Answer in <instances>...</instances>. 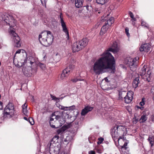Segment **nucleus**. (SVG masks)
Masks as SVG:
<instances>
[{
  "label": "nucleus",
  "instance_id": "nucleus-1",
  "mask_svg": "<svg viewBox=\"0 0 154 154\" xmlns=\"http://www.w3.org/2000/svg\"><path fill=\"white\" fill-rule=\"evenodd\" d=\"M109 51L115 53L118 52V49L117 47L109 48V51L104 52L102 56L96 61L91 68L95 74L99 75L106 72L114 73L115 62L114 57Z\"/></svg>",
  "mask_w": 154,
  "mask_h": 154
},
{
  "label": "nucleus",
  "instance_id": "nucleus-2",
  "mask_svg": "<svg viewBox=\"0 0 154 154\" xmlns=\"http://www.w3.org/2000/svg\"><path fill=\"white\" fill-rule=\"evenodd\" d=\"M9 21V20H3V23H6L10 26V28L9 29V33L12 38V40L15 43V46L17 48H19L21 46L20 42V39L18 34L15 32V31L12 29L11 27H14L15 26L14 20H11Z\"/></svg>",
  "mask_w": 154,
  "mask_h": 154
},
{
  "label": "nucleus",
  "instance_id": "nucleus-3",
  "mask_svg": "<svg viewBox=\"0 0 154 154\" xmlns=\"http://www.w3.org/2000/svg\"><path fill=\"white\" fill-rule=\"evenodd\" d=\"M38 39L42 44L45 46H48L53 42V36L51 31H44L39 35Z\"/></svg>",
  "mask_w": 154,
  "mask_h": 154
},
{
  "label": "nucleus",
  "instance_id": "nucleus-4",
  "mask_svg": "<svg viewBox=\"0 0 154 154\" xmlns=\"http://www.w3.org/2000/svg\"><path fill=\"white\" fill-rule=\"evenodd\" d=\"M111 134L114 140H116L119 137V139H122L123 136L127 134L126 128L124 126L120 125L115 127L112 128L111 131Z\"/></svg>",
  "mask_w": 154,
  "mask_h": 154
},
{
  "label": "nucleus",
  "instance_id": "nucleus-5",
  "mask_svg": "<svg viewBox=\"0 0 154 154\" xmlns=\"http://www.w3.org/2000/svg\"><path fill=\"white\" fill-rule=\"evenodd\" d=\"M27 53L25 51L24 52H22L20 54V56L17 61V63L16 62V63H15L16 66L20 67L24 65V63L27 62Z\"/></svg>",
  "mask_w": 154,
  "mask_h": 154
},
{
  "label": "nucleus",
  "instance_id": "nucleus-6",
  "mask_svg": "<svg viewBox=\"0 0 154 154\" xmlns=\"http://www.w3.org/2000/svg\"><path fill=\"white\" fill-rule=\"evenodd\" d=\"M59 112H55L52 113L50 117V124L51 127L53 128H58L57 120V114Z\"/></svg>",
  "mask_w": 154,
  "mask_h": 154
},
{
  "label": "nucleus",
  "instance_id": "nucleus-7",
  "mask_svg": "<svg viewBox=\"0 0 154 154\" xmlns=\"http://www.w3.org/2000/svg\"><path fill=\"white\" fill-rule=\"evenodd\" d=\"M14 105L12 103L9 102L4 109V113L7 115H13L14 114Z\"/></svg>",
  "mask_w": 154,
  "mask_h": 154
},
{
  "label": "nucleus",
  "instance_id": "nucleus-8",
  "mask_svg": "<svg viewBox=\"0 0 154 154\" xmlns=\"http://www.w3.org/2000/svg\"><path fill=\"white\" fill-rule=\"evenodd\" d=\"M136 61V58L134 59L129 58L128 60L127 64L129 66L131 70L133 72V73L137 69V65L135 63Z\"/></svg>",
  "mask_w": 154,
  "mask_h": 154
},
{
  "label": "nucleus",
  "instance_id": "nucleus-9",
  "mask_svg": "<svg viewBox=\"0 0 154 154\" xmlns=\"http://www.w3.org/2000/svg\"><path fill=\"white\" fill-rule=\"evenodd\" d=\"M22 70L24 75L28 77L30 76L33 75L35 72V70L31 67H24Z\"/></svg>",
  "mask_w": 154,
  "mask_h": 154
},
{
  "label": "nucleus",
  "instance_id": "nucleus-10",
  "mask_svg": "<svg viewBox=\"0 0 154 154\" xmlns=\"http://www.w3.org/2000/svg\"><path fill=\"white\" fill-rule=\"evenodd\" d=\"M59 138V136L57 135H56L54 136L51 141L48 144L47 148H49L50 149L51 148L55 146V143H57Z\"/></svg>",
  "mask_w": 154,
  "mask_h": 154
},
{
  "label": "nucleus",
  "instance_id": "nucleus-11",
  "mask_svg": "<svg viewBox=\"0 0 154 154\" xmlns=\"http://www.w3.org/2000/svg\"><path fill=\"white\" fill-rule=\"evenodd\" d=\"M77 42L78 44H79V47H80V49L81 50L87 45L88 40L86 38H84L82 40Z\"/></svg>",
  "mask_w": 154,
  "mask_h": 154
},
{
  "label": "nucleus",
  "instance_id": "nucleus-12",
  "mask_svg": "<svg viewBox=\"0 0 154 154\" xmlns=\"http://www.w3.org/2000/svg\"><path fill=\"white\" fill-rule=\"evenodd\" d=\"M133 92L129 91L127 93L125 96L124 97L125 102L127 103H130L133 99Z\"/></svg>",
  "mask_w": 154,
  "mask_h": 154
},
{
  "label": "nucleus",
  "instance_id": "nucleus-13",
  "mask_svg": "<svg viewBox=\"0 0 154 154\" xmlns=\"http://www.w3.org/2000/svg\"><path fill=\"white\" fill-rule=\"evenodd\" d=\"M60 23L62 28V30L66 34V38L67 40H69V32L66 27V23L63 20H60Z\"/></svg>",
  "mask_w": 154,
  "mask_h": 154
},
{
  "label": "nucleus",
  "instance_id": "nucleus-14",
  "mask_svg": "<svg viewBox=\"0 0 154 154\" xmlns=\"http://www.w3.org/2000/svg\"><path fill=\"white\" fill-rule=\"evenodd\" d=\"M0 19H14V18L11 14L5 13H0Z\"/></svg>",
  "mask_w": 154,
  "mask_h": 154
},
{
  "label": "nucleus",
  "instance_id": "nucleus-15",
  "mask_svg": "<svg viewBox=\"0 0 154 154\" xmlns=\"http://www.w3.org/2000/svg\"><path fill=\"white\" fill-rule=\"evenodd\" d=\"M150 48V45L149 44H144L141 45L139 49L140 51H144L148 52Z\"/></svg>",
  "mask_w": 154,
  "mask_h": 154
},
{
  "label": "nucleus",
  "instance_id": "nucleus-16",
  "mask_svg": "<svg viewBox=\"0 0 154 154\" xmlns=\"http://www.w3.org/2000/svg\"><path fill=\"white\" fill-rule=\"evenodd\" d=\"M73 127L71 128L70 130V131L73 134H75L78 131L79 128V122H76L75 123L73 124Z\"/></svg>",
  "mask_w": 154,
  "mask_h": 154
},
{
  "label": "nucleus",
  "instance_id": "nucleus-17",
  "mask_svg": "<svg viewBox=\"0 0 154 154\" xmlns=\"http://www.w3.org/2000/svg\"><path fill=\"white\" fill-rule=\"evenodd\" d=\"M57 123H58V128L61 127L62 125L64 124L65 122V119L61 117L60 116L57 114Z\"/></svg>",
  "mask_w": 154,
  "mask_h": 154
},
{
  "label": "nucleus",
  "instance_id": "nucleus-18",
  "mask_svg": "<svg viewBox=\"0 0 154 154\" xmlns=\"http://www.w3.org/2000/svg\"><path fill=\"white\" fill-rule=\"evenodd\" d=\"M93 107L88 106L83 109L81 112V114L82 116L85 115L88 112L91 111Z\"/></svg>",
  "mask_w": 154,
  "mask_h": 154
},
{
  "label": "nucleus",
  "instance_id": "nucleus-19",
  "mask_svg": "<svg viewBox=\"0 0 154 154\" xmlns=\"http://www.w3.org/2000/svg\"><path fill=\"white\" fill-rule=\"evenodd\" d=\"M69 71L68 69H64L60 76V79L63 80L65 79L69 75Z\"/></svg>",
  "mask_w": 154,
  "mask_h": 154
},
{
  "label": "nucleus",
  "instance_id": "nucleus-20",
  "mask_svg": "<svg viewBox=\"0 0 154 154\" xmlns=\"http://www.w3.org/2000/svg\"><path fill=\"white\" fill-rule=\"evenodd\" d=\"M78 45L79 44H78L77 42L74 43L72 45V47L73 52H78L81 50Z\"/></svg>",
  "mask_w": 154,
  "mask_h": 154
},
{
  "label": "nucleus",
  "instance_id": "nucleus-21",
  "mask_svg": "<svg viewBox=\"0 0 154 154\" xmlns=\"http://www.w3.org/2000/svg\"><path fill=\"white\" fill-rule=\"evenodd\" d=\"M59 108L60 109L64 110H73L75 109V105H73L69 107H64L61 105H59Z\"/></svg>",
  "mask_w": 154,
  "mask_h": 154
},
{
  "label": "nucleus",
  "instance_id": "nucleus-22",
  "mask_svg": "<svg viewBox=\"0 0 154 154\" xmlns=\"http://www.w3.org/2000/svg\"><path fill=\"white\" fill-rule=\"evenodd\" d=\"M83 0H75V6L77 8H81L83 5Z\"/></svg>",
  "mask_w": 154,
  "mask_h": 154
},
{
  "label": "nucleus",
  "instance_id": "nucleus-23",
  "mask_svg": "<svg viewBox=\"0 0 154 154\" xmlns=\"http://www.w3.org/2000/svg\"><path fill=\"white\" fill-rule=\"evenodd\" d=\"M108 27L109 26L105 24L103 25L101 29L100 33V35H102L106 32L107 30Z\"/></svg>",
  "mask_w": 154,
  "mask_h": 154
},
{
  "label": "nucleus",
  "instance_id": "nucleus-24",
  "mask_svg": "<svg viewBox=\"0 0 154 154\" xmlns=\"http://www.w3.org/2000/svg\"><path fill=\"white\" fill-rule=\"evenodd\" d=\"M139 78V76H138V77H137L133 80L132 84L133 87L135 88H136L138 87V85L140 83Z\"/></svg>",
  "mask_w": 154,
  "mask_h": 154
},
{
  "label": "nucleus",
  "instance_id": "nucleus-25",
  "mask_svg": "<svg viewBox=\"0 0 154 154\" xmlns=\"http://www.w3.org/2000/svg\"><path fill=\"white\" fill-rule=\"evenodd\" d=\"M147 68V66L144 65L141 68V69L139 71L140 75L142 77L144 76L146 73V69Z\"/></svg>",
  "mask_w": 154,
  "mask_h": 154
},
{
  "label": "nucleus",
  "instance_id": "nucleus-26",
  "mask_svg": "<svg viewBox=\"0 0 154 154\" xmlns=\"http://www.w3.org/2000/svg\"><path fill=\"white\" fill-rule=\"evenodd\" d=\"M127 94V93L125 91H121L119 92V99L122 100L123 98L125 97L126 95Z\"/></svg>",
  "mask_w": 154,
  "mask_h": 154
},
{
  "label": "nucleus",
  "instance_id": "nucleus-27",
  "mask_svg": "<svg viewBox=\"0 0 154 154\" xmlns=\"http://www.w3.org/2000/svg\"><path fill=\"white\" fill-rule=\"evenodd\" d=\"M147 119V117L146 115L144 114L141 116L139 120L140 123H143L145 122Z\"/></svg>",
  "mask_w": 154,
  "mask_h": 154
},
{
  "label": "nucleus",
  "instance_id": "nucleus-28",
  "mask_svg": "<svg viewBox=\"0 0 154 154\" xmlns=\"http://www.w3.org/2000/svg\"><path fill=\"white\" fill-rule=\"evenodd\" d=\"M148 140L151 145V147H152L153 146L154 143V137L153 136L149 137Z\"/></svg>",
  "mask_w": 154,
  "mask_h": 154
},
{
  "label": "nucleus",
  "instance_id": "nucleus-29",
  "mask_svg": "<svg viewBox=\"0 0 154 154\" xmlns=\"http://www.w3.org/2000/svg\"><path fill=\"white\" fill-rule=\"evenodd\" d=\"M114 22V20H107L105 22V24L109 27L111 26Z\"/></svg>",
  "mask_w": 154,
  "mask_h": 154
},
{
  "label": "nucleus",
  "instance_id": "nucleus-30",
  "mask_svg": "<svg viewBox=\"0 0 154 154\" xmlns=\"http://www.w3.org/2000/svg\"><path fill=\"white\" fill-rule=\"evenodd\" d=\"M38 66L42 70H45L46 68L45 65L41 63H38Z\"/></svg>",
  "mask_w": 154,
  "mask_h": 154
},
{
  "label": "nucleus",
  "instance_id": "nucleus-31",
  "mask_svg": "<svg viewBox=\"0 0 154 154\" xmlns=\"http://www.w3.org/2000/svg\"><path fill=\"white\" fill-rule=\"evenodd\" d=\"M74 68V66L73 65H70L67 68H66L65 69H68L69 71V73H70L72 71V70Z\"/></svg>",
  "mask_w": 154,
  "mask_h": 154
},
{
  "label": "nucleus",
  "instance_id": "nucleus-32",
  "mask_svg": "<svg viewBox=\"0 0 154 154\" xmlns=\"http://www.w3.org/2000/svg\"><path fill=\"white\" fill-rule=\"evenodd\" d=\"M150 73L149 74V72L148 71H147V74H146V78H145L144 77L143 78L146 81H147L148 82H149L150 81Z\"/></svg>",
  "mask_w": 154,
  "mask_h": 154
},
{
  "label": "nucleus",
  "instance_id": "nucleus-33",
  "mask_svg": "<svg viewBox=\"0 0 154 154\" xmlns=\"http://www.w3.org/2000/svg\"><path fill=\"white\" fill-rule=\"evenodd\" d=\"M96 2L98 4L103 5L106 2H107V0H96Z\"/></svg>",
  "mask_w": 154,
  "mask_h": 154
},
{
  "label": "nucleus",
  "instance_id": "nucleus-34",
  "mask_svg": "<svg viewBox=\"0 0 154 154\" xmlns=\"http://www.w3.org/2000/svg\"><path fill=\"white\" fill-rule=\"evenodd\" d=\"M21 50H18L16 51L15 54L14 55V58H13V62L14 63H16V59L15 58L16 54L20 53L21 51Z\"/></svg>",
  "mask_w": 154,
  "mask_h": 154
},
{
  "label": "nucleus",
  "instance_id": "nucleus-35",
  "mask_svg": "<svg viewBox=\"0 0 154 154\" xmlns=\"http://www.w3.org/2000/svg\"><path fill=\"white\" fill-rule=\"evenodd\" d=\"M72 139V137L71 136H68L66 137V139L64 140V141L67 142L68 143Z\"/></svg>",
  "mask_w": 154,
  "mask_h": 154
},
{
  "label": "nucleus",
  "instance_id": "nucleus-36",
  "mask_svg": "<svg viewBox=\"0 0 154 154\" xmlns=\"http://www.w3.org/2000/svg\"><path fill=\"white\" fill-rule=\"evenodd\" d=\"M64 131V130L62 128H60L57 131V133L58 134H62Z\"/></svg>",
  "mask_w": 154,
  "mask_h": 154
},
{
  "label": "nucleus",
  "instance_id": "nucleus-37",
  "mask_svg": "<svg viewBox=\"0 0 154 154\" xmlns=\"http://www.w3.org/2000/svg\"><path fill=\"white\" fill-rule=\"evenodd\" d=\"M84 79H80L75 78L71 79V81L73 82H76L78 81H83Z\"/></svg>",
  "mask_w": 154,
  "mask_h": 154
},
{
  "label": "nucleus",
  "instance_id": "nucleus-38",
  "mask_svg": "<svg viewBox=\"0 0 154 154\" xmlns=\"http://www.w3.org/2000/svg\"><path fill=\"white\" fill-rule=\"evenodd\" d=\"M139 121L138 118H136V117L135 116L132 119V122L133 124H136Z\"/></svg>",
  "mask_w": 154,
  "mask_h": 154
},
{
  "label": "nucleus",
  "instance_id": "nucleus-39",
  "mask_svg": "<svg viewBox=\"0 0 154 154\" xmlns=\"http://www.w3.org/2000/svg\"><path fill=\"white\" fill-rule=\"evenodd\" d=\"M51 97L53 100H54L55 101H56L57 102L59 101H60V98L57 97L55 96H51Z\"/></svg>",
  "mask_w": 154,
  "mask_h": 154
},
{
  "label": "nucleus",
  "instance_id": "nucleus-40",
  "mask_svg": "<svg viewBox=\"0 0 154 154\" xmlns=\"http://www.w3.org/2000/svg\"><path fill=\"white\" fill-rule=\"evenodd\" d=\"M41 2V3L43 6H44L45 8H46V2L48 0H40Z\"/></svg>",
  "mask_w": 154,
  "mask_h": 154
},
{
  "label": "nucleus",
  "instance_id": "nucleus-41",
  "mask_svg": "<svg viewBox=\"0 0 154 154\" xmlns=\"http://www.w3.org/2000/svg\"><path fill=\"white\" fill-rule=\"evenodd\" d=\"M29 121L30 123L32 125H33L34 124V122L33 119L32 118H30L29 119Z\"/></svg>",
  "mask_w": 154,
  "mask_h": 154
},
{
  "label": "nucleus",
  "instance_id": "nucleus-42",
  "mask_svg": "<svg viewBox=\"0 0 154 154\" xmlns=\"http://www.w3.org/2000/svg\"><path fill=\"white\" fill-rule=\"evenodd\" d=\"M141 25L142 26H144L145 27L148 28L149 26L144 21H142L141 23Z\"/></svg>",
  "mask_w": 154,
  "mask_h": 154
},
{
  "label": "nucleus",
  "instance_id": "nucleus-43",
  "mask_svg": "<svg viewBox=\"0 0 154 154\" xmlns=\"http://www.w3.org/2000/svg\"><path fill=\"white\" fill-rule=\"evenodd\" d=\"M99 141L97 142L98 144H100L102 143L103 140V139L102 137L99 138H98Z\"/></svg>",
  "mask_w": 154,
  "mask_h": 154
},
{
  "label": "nucleus",
  "instance_id": "nucleus-44",
  "mask_svg": "<svg viewBox=\"0 0 154 154\" xmlns=\"http://www.w3.org/2000/svg\"><path fill=\"white\" fill-rule=\"evenodd\" d=\"M129 14L132 19H135V18H134V15L131 12L129 11Z\"/></svg>",
  "mask_w": 154,
  "mask_h": 154
},
{
  "label": "nucleus",
  "instance_id": "nucleus-45",
  "mask_svg": "<svg viewBox=\"0 0 154 154\" xmlns=\"http://www.w3.org/2000/svg\"><path fill=\"white\" fill-rule=\"evenodd\" d=\"M145 104L144 100V98H142V101L140 103V105L143 106Z\"/></svg>",
  "mask_w": 154,
  "mask_h": 154
},
{
  "label": "nucleus",
  "instance_id": "nucleus-46",
  "mask_svg": "<svg viewBox=\"0 0 154 154\" xmlns=\"http://www.w3.org/2000/svg\"><path fill=\"white\" fill-rule=\"evenodd\" d=\"M85 7H86V9L88 11L91 10V6H89L88 5H87Z\"/></svg>",
  "mask_w": 154,
  "mask_h": 154
},
{
  "label": "nucleus",
  "instance_id": "nucleus-47",
  "mask_svg": "<svg viewBox=\"0 0 154 154\" xmlns=\"http://www.w3.org/2000/svg\"><path fill=\"white\" fill-rule=\"evenodd\" d=\"M23 112L24 114L26 115V114L27 113V110L26 109L23 108Z\"/></svg>",
  "mask_w": 154,
  "mask_h": 154
},
{
  "label": "nucleus",
  "instance_id": "nucleus-48",
  "mask_svg": "<svg viewBox=\"0 0 154 154\" xmlns=\"http://www.w3.org/2000/svg\"><path fill=\"white\" fill-rule=\"evenodd\" d=\"M125 32H126V33L127 35L128 36H129L130 35V34L128 32V31H129L128 29L126 28L125 29Z\"/></svg>",
  "mask_w": 154,
  "mask_h": 154
},
{
  "label": "nucleus",
  "instance_id": "nucleus-49",
  "mask_svg": "<svg viewBox=\"0 0 154 154\" xmlns=\"http://www.w3.org/2000/svg\"><path fill=\"white\" fill-rule=\"evenodd\" d=\"M89 154H95V152L93 150H91L88 152Z\"/></svg>",
  "mask_w": 154,
  "mask_h": 154
},
{
  "label": "nucleus",
  "instance_id": "nucleus-50",
  "mask_svg": "<svg viewBox=\"0 0 154 154\" xmlns=\"http://www.w3.org/2000/svg\"><path fill=\"white\" fill-rule=\"evenodd\" d=\"M151 121L154 122V116L152 115L151 117Z\"/></svg>",
  "mask_w": 154,
  "mask_h": 154
},
{
  "label": "nucleus",
  "instance_id": "nucleus-51",
  "mask_svg": "<svg viewBox=\"0 0 154 154\" xmlns=\"http://www.w3.org/2000/svg\"><path fill=\"white\" fill-rule=\"evenodd\" d=\"M59 17H60V19H61V20L63 19V14L62 13H60V14Z\"/></svg>",
  "mask_w": 154,
  "mask_h": 154
},
{
  "label": "nucleus",
  "instance_id": "nucleus-52",
  "mask_svg": "<svg viewBox=\"0 0 154 154\" xmlns=\"http://www.w3.org/2000/svg\"><path fill=\"white\" fill-rule=\"evenodd\" d=\"M27 105L26 104V103H24L22 106V108L25 109H26Z\"/></svg>",
  "mask_w": 154,
  "mask_h": 154
},
{
  "label": "nucleus",
  "instance_id": "nucleus-53",
  "mask_svg": "<svg viewBox=\"0 0 154 154\" xmlns=\"http://www.w3.org/2000/svg\"><path fill=\"white\" fill-rule=\"evenodd\" d=\"M3 103H2L0 101V109H2L3 107L2 106Z\"/></svg>",
  "mask_w": 154,
  "mask_h": 154
},
{
  "label": "nucleus",
  "instance_id": "nucleus-54",
  "mask_svg": "<svg viewBox=\"0 0 154 154\" xmlns=\"http://www.w3.org/2000/svg\"><path fill=\"white\" fill-rule=\"evenodd\" d=\"M104 80L107 82H109V81L108 80V79L107 78H105Z\"/></svg>",
  "mask_w": 154,
  "mask_h": 154
},
{
  "label": "nucleus",
  "instance_id": "nucleus-55",
  "mask_svg": "<svg viewBox=\"0 0 154 154\" xmlns=\"http://www.w3.org/2000/svg\"><path fill=\"white\" fill-rule=\"evenodd\" d=\"M127 143H124V146L125 147H126V146H127Z\"/></svg>",
  "mask_w": 154,
  "mask_h": 154
},
{
  "label": "nucleus",
  "instance_id": "nucleus-56",
  "mask_svg": "<svg viewBox=\"0 0 154 154\" xmlns=\"http://www.w3.org/2000/svg\"><path fill=\"white\" fill-rule=\"evenodd\" d=\"M30 63L31 64H32L34 63L33 62L31 61H30Z\"/></svg>",
  "mask_w": 154,
  "mask_h": 154
},
{
  "label": "nucleus",
  "instance_id": "nucleus-57",
  "mask_svg": "<svg viewBox=\"0 0 154 154\" xmlns=\"http://www.w3.org/2000/svg\"><path fill=\"white\" fill-rule=\"evenodd\" d=\"M139 17L138 15H137L136 17V18H139Z\"/></svg>",
  "mask_w": 154,
  "mask_h": 154
},
{
  "label": "nucleus",
  "instance_id": "nucleus-58",
  "mask_svg": "<svg viewBox=\"0 0 154 154\" xmlns=\"http://www.w3.org/2000/svg\"><path fill=\"white\" fill-rule=\"evenodd\" d=\"M24 119L26 120H27V118L26 117H24Z\"/></svg>",
  "mask_w": 154,
  "mask_h": 154
},
{
  "label": "nucleus",
  "instance_id": "nucleus-59",
  "mask_svg": "<svg viewBox=\"0 0 154 154\" xmlns=\"http://www.w3.org/2000/svg\"><path fill=\"white\" fill-rule=\"evenodd\" d=\"M125 148V147L124 145L122 146V148Z\"/></svg>",
  "mask_w": 154,
  "mask_h": 154
},
{
  "label": "nucleus",
  "instance_id": "nucleus-60",
  "mask_svg": "<svg viewBox=\"0 0 154 154\" xmlns=\"http://www.w3.org/2000/svg\"><path fill=\"white\" fill-rule=\"evenodd\" d=\"M65 96L64 97H65ZM63 97H60V99H63Z\"/></svg>",
  "mask_w": 154,
  "mask_h": 154
},
{
  "label": "nucleus",
  "instance_id": "nucleus-61",
  "mask_svg": "<svg viewBox=\"0 0 154 154\" xmlns=\"http://www.w3.org/2000/svg\"><path fill=\"white\" fill-rule=\"evenodd\" d=\"M139 108H140V109H141V107H139Z\"/></svg>",
  "mask_w": 154,
  "mask_h": 154
},
{
  "label": "nucleus",
  "instance_id": "nucleus-62",
  "mask_svg": "<svg viewBox=\"0 0 154 154\" xmlns=\"http://www.w3.org/2000/svg\"><path fill=\"white\" fill-rule=\"evenodd\" d=\"M5 0H2V1H4Z\"/></svg>",
  "mask_w": 154,
  "mask_h": 154
},
{
  "label": "nucleus",
  "instance_id": "nucleus-63",
  "mask_svg": "<svg viewBox=\"0 0 154 154\" xmlns=\"http://www.w3.org/2000/svg\"><path fill=\"white\" fill-rule=\"evenodd\" d=\"M98 152H99V153H100V152H99V151H98Z\"/></svg>",
  "mask_w": 154,
  "mask_h": 154
},
{
  "label": "nucleus",
  "instance_id": "nucleus-64",
  "mask_svg": "<svg viewBox=\"0 0 154 154\" xmlns=\"http://www.w3.org/2000/svg\"><path fill=\"white\" fill-rule=\"evenodd\" d=\"M98 152H99V153H100V152H99V151H98Z\"/></svg>",
  "mask_w": 154,
  "mask_h": 154
}]
</instances>
